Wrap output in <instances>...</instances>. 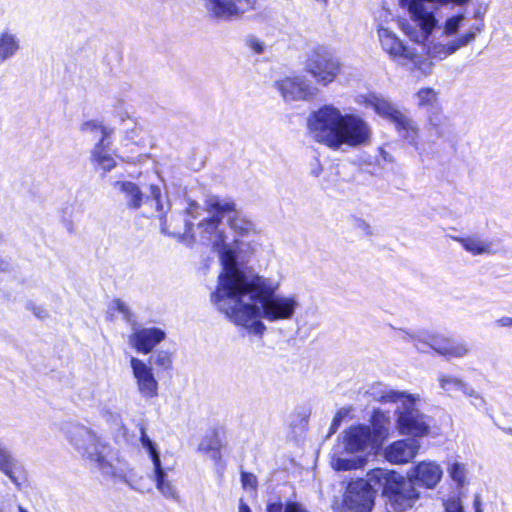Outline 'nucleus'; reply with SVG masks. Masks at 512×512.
I'll return each mask as SVG.
<instances>
[{
  "instance_id": "nucleus-23",
  "label": "nucleus",
  "mask_w": 512,
  "mask_h": 512,
  "mask_svg": "<svg viewBox=\"0 0 512 512\" xmlns=\"http://www.w3.org/2000/svg\"><path fill=\"white\" fill-rule=\"evenodd\" d=\"M420 442L413 438L397 440L384 450L385 459L392 464H406L416 457Z\"/></svg>"
},
{
  "instance_id": "nucleus-52",
  "label": "nucleus",
  "mask_w": 512,
  "mask_h": 512,
  "mask_svg": "<svg viewBox=\"0 0 512 512\" xmlns=\"http://www.w3.org/2000/svg\"><path fill=\"white\" fill-rule=\"evenodd\" d=\"M135 133H136V131L134 129H132L130 132V135L128 136L129 139H133Z\"/></svg>"
},
{
  "instance_id": "nucleus-18",
  "label": "nucleus",
  "mask_w": 512,
  "mask_h": 512,
  "mask_svg": "<svg viewBox=\"0 0 512 512\" xmlns=\"http://www.w3.org/2000/svg\"><path fill=\"white\" fill-rule=\"evenodd\" d=\"M441 465L433 460H423L414 464L407 472L408 480L419 487L434 489L443 477Z\"/></svg>"
},
{
  "instance_id": "nucleus-53",
  "label": "nucleus",
  "mask_w": 512,
  "mask_h": 512,
  "mask_svg": "<svg viewBox=\"0 0 512 512\" xmlns=\"http://www.w3.org/2000/svg\"><path fill=\"white\" fill-rule=\"evenodd\" d=\"M18 512H28L27 510H25L23 507L19 506L18 508Z\"/></svg>"
},
{
  "instance_id": "nucleus-31",
  "label": "nucleus",
  "mask_w": 512,
  "mask_h": 512,
  "mask_svg": "<svg viewBox=\"0 0 512 512\" xmlns=\"http://www.w3.org/2000/svg\"><path fill=\"white\" fill-rule=\"evenodd\" d=\"M447 473L458 488L468 485V469L465 463L451 461L447 465Z\"/></svg>"
},
{
  "instance_id": "nucleus-34",
  "label": "nucleus",
  "mask_w": 512,
  "mask_h": 512,
  "mask_svg": "<svg viewBox=\"0 0 512 512\" xmlns=\"http://www.w3.org/2000/svg\"><path fill=\"white\" fill-rule=\"evenodd\" d=\"M80 131L83 133L95 134V135L99 133L101 136L99 140H104V138H106V140H108L111 138V135H112V130L110 128L104 126L101 122H99L97 120H88V121L83 122L80 125Z\"/></svg>"
},
{
  "instance_id": "nucleus-19",
  "label": "nucleus",
  "mask_w": 512,
  "mask_h": 512,
  "mask_svg": "<svg viewBox=\"0 0 512 512\" xmlns=\"http://www.w3.org/2000/svg\"><path fill=\"white\" fill-rule=\"evenodd\" d=\"M481 30L482 28L479 25H475L471 26L466 32L459 35L457 38L446 43L441 41H430L426 47L427 54L432 59L443 60L474 41L477 33Z\"/></svg>"
},
{
  "instance_id": "nucleus-40",
  "label": "nucleus",
  "mask_w": 512,
  "mask_h": 512,
  "mask_svg": "<svg viewBox=\"0 0 512 512\" xmlns=\"http://www.w3.org/2000/svg\"><path fill=\"white\" fill-rule=\"evenodd\" d=\"M392 20L393 17L389 10L385 8L380 9L375 16L376 30L378 31L381 24H383V26H390L389 24Z\"/></svg>"
},
{
  "instance_id": "nucleus-7",
  "label": "nucleus",
  "mask_w": 512,
  "mask_h": 512,
  "mask_svg": "<svg viewBox=\"0 0 512 512\" xmlns=\"http://www.w3.org/2000/svg\"><path fill=\"white\" fill-rule=\"evenodd\" d=\"M397 337L403 341L412 342L420 352L432 350L446 360L462 359L471 353L470 345L465 341L456 340L444 333L420 330L410 332L398 329Z\"/></svg>"
},
{
  "instance_id": "nucleus-45",
  "label": "nucleus",
  "mask_w": 512,
  "mask_h": 512,
  "mask_svg": "<svg viewBox=\"0 0 512 512\" xmlns=\"http://www.w3.org/2000/svg\"><path fill=\"white\" fill-rule=\"evenodd\" d=\"M284 512H309L302 504L297 502H289L286 504Z\"/></svg>"
},
{
  "instance_id": "nucleus-2",
  "label": "nucleus",
  "mask_w": 512,
  "mask_h": 512,
  "mask_svg": "<svg viewBox=\"0 0 512 512\" xmlns=\"http://www.w3.org/2000/svg\"><path fill=\"white\" fill-rule=\"evenodd\" d=\"M149 191L150 197L155 201L156 211L159 213L162 233L172 235L182 241L195 237L217 252L222 269L218 275L215 289H220L222 279L225 276L240 274L243 271L237 266L236 261L239 240L232 239L227 233L226 216L232 214L235 210L233 200L217 195H207L203 207L194 201H190L186 208V214L191 219H197L203 215L195 226V233H192L193 224L190 220L185 221L183 229L173 224L174 217L168 221L167 211L170 209V204L169 202L166 206L163 204L162 192L157 185H150Z\"/></svg>"
},
{
  "instance_id": "nucleus-32",
  "label": "nucleus",
  "mask_w": 512,
  "mask_h": 512,
  "mask_svg": "<svg viewBox=\"0 0 512 512\" xmlns=\"http://www.w3.org/2000/svg\"><path fill=\"white\" fill-rule=\"evenodd\" d=\"M16 461L10 451L0 442V471L4 473L15 484L19 485L18 479L14 474Z\"/></svg>"
},
{
  "instance_id": "nucleus-16",
  "label": "nucleus",
  "mask_w": 512,
  "mask_h": 512,
  "mask_svg": "<svg viewBox=\"0 0 512 512\" xmlns=\"http://www.w3.org/2000/svg\"><path fill=\"white\" fill-rule=\"evenodd\" d=\"M372 506L373 491L366 481L359 480L348 485L338 512H371Z\"/></svg>"
},
{
  "instance_id": "nucleus-42",
  "label": "nucleus",
  "mask_w": 512,
  "mask_h": 512,
  "mask_svg": "<svg viewBox=\"0 0 512 512\" xmlns=\"http://www.w3.org/2000/svg\"><path fill=\"white\" fill-rule=\"evenodd\" d=\"M247 46L253 50L255 53H262L264 51L265 45L264 43L255 37H249L246 40Z\"/></svg>"
},
{
  "instance_id": "nucleus-14",
  "label": "nucleus",
  "mask_w": 512,
  "mask_h": 512,
  "mask_svg": "<svg viewBox=\"0 0 512 512\" xmlns=\"http://www.w3.org/2000/svg\"><path fill=\"white\" fill-rule=\"evenodd\" d=\"M140 441L142 447L149 454L152 460L156 488L166 499L178 500V491L173 482L167 477V474L162 467L160 455L156 445L148 437L144 429H142Z\"/></svg>"
},
{
  "instance_id": "nucleus-21",
  "label": "nucleus",
  "mask_w": 512,
  "mask_h": 512,
  "mask_svg": "<svg viewBox=\"0 0 512 512\" xmlns=\"http://www.w3.org/2000/svg\"><path fill=\"white\" fill-rule=\"evenodd\" d=\"M165 338L166 333L161 328L134 326L128 336V344L136 352L146 355Z\"/></svg>"
},
{
  "instance_id": "nucleus-37",
  "label": "nucleus",
  "mask_w": 512,
  "mask_h": 512,
  "mask_svg": "<svg viewBox=\"0 0 512 512\" xmlns=\"http://www.w3.org/2000/svg\"><path fill=\"white\" fill-rule=\"evenodd\" d=\"M154 363L156 366L163 369L170 368L172 364L171 353L165 350H159L153 355Z\"/></svg>"
},
{
  "instance_id": "nucleus-22",
  "label": "nucleus",
  "mask_w": 512,
  "mask_h": 512,
  "mask_svg": "<svg viewBox=\"0 0 512 512\" xmlns=\"http://www.w3.org/2000/svg\"><path fill=\"white\" fill-rule=\"evenodd\" d=\"M414 99L419 108H425L429 112V123L433 126L439 135L444 134V127L447 119L439 113L438 92L430 87L419 89L414 94Z\"/></svg>"
},
{
  "instance_id": "nucleus-43",
  "label": "nucleus",
  "mask_w": 512,
  "mask_h": 512,
  "mask_svg": "<svg viewBox=\"0 0 512 512\" xmlns=\"http://www.w3.org/2000/svg\"><path fill=\"white\" fill-rule=\"evenodd\" d=\"M27 309L32 311L37 318L44 319L48 316V312L45 308L37 306L33 303H29L27 305Z\"/></svg>"
},
{
  "instance_id": "nucleus-30",
  "label": "nucleus",
  "mask_w": 512,
  "mask_h": 512,
  "mask_svg": "<svg viewBox=\"0 0 512 512\" xmlns=\"http://www.w3.org/2000/svg\"><path fill=\"white\" fill-rule=\"evenodd\" d=\"M20 39L8 30L0 33V63L14 57L20 50Z\"/></svg>"
},
{
  "instance_id": "nucleus-24",
  "label": "nucleus",
  "mask_w": 512,
  "mask_h": 512,
  "mask_svg": "<svg viewBox=\"0 0 512 512\" xmlns=\"http://www.w3.org/2000/svg\"><path fill=\"white\" fill-rule=\"evenodd\" d=\"M117 158L123 161L134 160V157L124 155L121 152L118 155H114L111 152L110 139L106 140V138L99 140L91 151V161L93 165L104 172H109L117 166Z\"/></svg>"
},
{
  "instance_id": "nucleus-33",
  "label": "nucleus",
  "mask_w": 512,
  "mask_h": 512,
  "mask_svg": "<svg viewBox=\"0 0 512 512\" xmlns=\"http://www.w3.org/2000/svg\"><path fill=\"white\" fill-rule=\"evenodd\" d=\"M400 134L411 144H415L418 137V127L413 120L406 115H402L395 123Z\"/></svg>"
},
{
  "instance_id": "nucleus-11",
  "label": "nucleus",
  "mask_w": 512,
  "mask_h": 512,
  "mask_svg": "<svg viewBox=\"0 0 512 512\" xmlns=\"http://www.w3.org/2000/svg\"><path fill=\"white\" fill-rule=\"evenodd\" d=\"M335 142L334 151L367 146L371 142L372 128L359 114L343 113L340 128Z\"/></svg>"
},
{
  "instance_id": "nucleus-27",
  "label": "nucleus",
  "mask_w": 512,
  "mask_h": 512,
  "mask_svg": "<svg viewBox=\"0 0 512 512\" xmlns=\"http://www.w3.org/2000/svg\"><path fill=\"white\" fill-rule=\"evenodd\" d=\"M371 437L379 448L390 435L391 421L388 413L375 410L370 419Z\"/></svg>"
},
{
  "instance_id": "nucleus-1",
  "label": "nucleus",
  "mask_w": 512,
  "mask_h": 512,
  "mask_svg": "<svg viewBox=\"0 0 512 512\" xmlns=\"http://www.w3.org/2000/svg\"><path fill=\"white\" fill-rule=\"evenodd\" d=\"M279 280L242 271L222 279L220 289L210 295L215 308L249 333L262 335L269 323L291 321L301 307L293 293H277Z\"/></svg>"
},
{
  "instance_id": "nucleus-12",
  "label": "nucleus",
  "mask_w": 512,
  "mask_h": 512,
  "mask_svg": "<svg viewBox=\"0 0 512 512\" xmlns=\"http://www.w3.org/2000/svg\"><path fill=\"white\" fill-rule=\"evenodd\" d=\"M305 70L318 84L327 86L337 78L341 64L328 49L317 47L310 52Z\"/></svg>"
},
{
  "instance_id": "nucleus-50",
  "label": "nucleus",
  "mask_w": 512,
  "mask_h": 512,
  "mask_svg": "<svg viewBox=\"0 0 512 512\" xmlns=\"http://www.w3.org/2000/svg\"><path fill=\"white\" fill-rule=\"evenodd\" d=\"M239 512H251V510L248 507V505H246L245 503L241 502L240 506H239Z\"/></svg>"
},
{
  "instance_id": "nucleus-8",
  "label": "nucleus",
  "mask_w": 512,
  "mask_h": 512,
  "mask_svg": "<svg viewBox=\"0 0 512 512\" xmlns=\"http://www.w3.org/2000/svg\"><path fill=\"white\" fill-rule=\"evenodd\" d=\"M377 37L382 50L397 64L411 71H419L422 75L432 72V63L423 58L415 48L405 45L390 26L381 24Z\"/></svg>"
},
{
  "instance_id": "nucleus-41",
  "label": "nucleus",
  "mask_w": 512,
  "mask_h": 512,
  "mask_svg": "<svg viewBox=\"0 0 512 512\" xmlns=\"http://www.w3.org/2000/svg\"><path fill=\"white\" fill-rule=\"evenodd\" d=\"M110 310L112 312H118L119 314L123 315V317L125 319H129V316H130L129 309H128L127 305L119 299L112 301V303L110 305Z\"/></svg>"
},
{
  "instance_id": "nucleus-9",
  "label": "nucleus",
  "mask_w": 512,
  "mask_h": 512,
  "mask_svg": "<svg viewBox=\"0 0 512 512\" xmlns=\"http://www.w3.org/2000/svg\"><path fill=\"white\" fill-rule=\"evenodd\" d=\"M369 481L386 486L389 500L394 509L405 511L412 508L420 498V493L413 483L405 481L394 471L374 469L369 474Z\"/></svg>"
},
{
  "instance_id": "nucleus-39",
  "label": "nucleus",
  "mask_w": 512,
  "mask_h": 512,
  "mask_svg": "<svg viewBox=\"0 0 512 512\" xmlns=\"http://www.w3.org/2000/svg\"><path fill=\"white\" fill-rule=\"evenodd\" d=\"M350 413H351V408H349V407H342L337 411L336 415L333 418V422L331 425V433L336 432V430L338 429V427L340 426L342 421L345 418L349 417Z\"/></svg>"
},
{
  "instance_id": "nucleus-5",
  "label": "nucleus",
  "mask_w": 512,
  "mask_h": 512,
  "mask_svg": "<svg viewBox=\"0 0 512 512\" xmlns=\"http://www.w3.org/2000/svg\"><path fill=\"white\" fill-rule=\"evenodd\" d=\"M378 449L371 437V429L364 424L344 430L331 453V466L337 471H350L363 466L365 456Z\"/></svg>"
},
{
  "instance_id": "nucleus-49",
  "label": "nucleus",
  "mask_w": 512,
  "mask_h": 512,
  "mask_svg": "<svg viewBox=\"0 0 512 512\" xmlns=\"http://www.w3.org/2000/svg\"><path fill=\"white\" fill-rule=\"evenodd\" d=\"M267 512H283V507L281 503H272L268 505Z\"/></svg>"
},
{
  "instance_id": "nucleus-48",
  "label": "nucleus",
  "mask_w": 512,
  "mask_h": 512,
  "mask_svg": "<svg viewBox=\"0 0 512 512\" xmlns=\"http://www.w3.org/2000/svg\"><path fill=\"white\" fill-rule=\"evenodd\" d=\"M483 503L480 495H475L473 500V508L475 512H483Z\"/></svg>"
},
{
  "instance_id": "nucleus-17",
  "label": "nucleus",
  "mask_w": 512,
  "mask_h": 512,
  "mask_svg": "<svg viewBox=\"0 0 512 512\" xmlns=\"http://www.w3.org/2000/svg\"><path fill=\"white\" fill-rule=\"evenodd\" d=\"M130 367L139 395L146 400L156 398L159 394V383L152 367L134 356L130 358Z\"/></svg>"
},
{
  "instance_id": "nucleus-4",
  "label": "nucleus",
  "mask_w": 512,
  "mask_h": 512,
  "mask_svg": "<svg viewBox=\"0 0 512 512\" xmlns=\"http://www.w3.org/2000/svg\"><path fill=\"white\" fill-rule=\"evenodd\" d=\"M470 0H419L410 11L409 21L401 23L403 33L417 44H425L434 30L443 37H454L464 26V14H454L447 17L442 23L436 19L435 13L438 5L455 4L464 5Z\"/></svg>"
},
{
  "instance_id": "nucleus-38",
  "label": "nucleus",
  "mask_w": 512,
  "mask_h": 512,
  "mask_svg": "<svg viewBox=\"0 0 512 512\" xmlns=\"http://www.w3.org/2000/svg\"><path fill=\"white\" fill-rule=\"evenodd\" d=\"M464 395L467 396L470 399V403L478 409L483 408L486 404L484 397L470 385H468Z\"/></svg>"
},
{
  "instance_id": "nucleus-35",
  "label": "nucleus",
  "mask_w": 512,
  "mask_h": 512,
  "mask_svg": "<svg viewBox=\"0 0 512 512\" xmlns=\"http://www.w3.org/2000/svg\"><path fill=\"white\" fill-rule=\"evenodd\" d=\"M200 452L207 454L214 460H218L220 458V452L218 449V443L215 440H203L198 447Z\"/></svg>"
},
{
  "instance_id": "nucleus-6",
  "label": "nucleus",
  "mask_w": 512,
  "mask_h": 512,
  "mask_svg": "<svg viewBox=\"0 0 512 512\" xmlns=\"http://www.w3.org/2000/svg\"><path fill=\"white\" fill-rule=\"evenodd\" d=\"M377 399L385 403H397L396 427L400 434L419 438L429 434L430 425L427 422V417L417 408V404L420 402L419 395L389 389Z\"/></svg>"
},
{
  "instance_id": "nucleus-10",
  "label": "nucleus",
  "mask_w": 512,
  "mask_h": 512,
  "mask_svg": "<svg viewBox=\"0 0 512 512\" xmlns=\"http://www.w3.org/2000/svg\"><path fill=\"white\" fill-rule=\"evenodd\" d=\"M342 116L343 112L333 104H325L311 112L307 118V129L311 137L333 150Z\"/></svg>"
},
{
  "instance_id": "nucleus-26",
  "label": "nucleus",
  "mask_w": 512,
  "mask_h": 512,
  "mask_svg": "<svg viewBox=\"0 0 512 512\" xmlns=\"http://www.w3.org/2000/svg\"><path fill=\"white\" fill-rule=\"evenodd\" d=\"M462 247L473 256L493 255L498 252L497 244L489 239L482 238L478 235H470L467 237H454Z\"/></svg>"
},
{
  "instance_id": "nucleus-51",
  "label": "nucleus",
  "mask_w": 512,
  "mask_h": 512,
  "mask_svg": "<svg viewBox=\"0 0 512 512\" xmlns=\"http://www.w3.org/2000/svg\"><path fill=\"white\" fill-rule=\"evenodd\" d=\"M316 2L322 4V5H326L328 0H315Z\"/></svg>"
},
{
  "instance_id": "nucleus-28",
  "label": "nucleus",
  "mask_w": 512,
  "mask_h": 512,
  "mask_svg": "<svg viewBox=\"0 0 512 512\" xmlns=\"http://www.w3.org/2000/svg\"><path fill=\"white\" fill-rule=\"evenodd\" d=\"M437 383L441 392L444 395L452 398H454L459 392L464 395L469 385L462 378L445 372L438 374Z\"/></svg>"
},
{
  "instance_id": "nucleus-20",
  "label": "nucleus",
  "mask_w": 512,
  "mask_h": 512,
  "mask_svg": "<svg viewBox=\"0 0 512 512\" xmlns=\"http://www.w3.org/2000/svg\"><path fill=\"white\" fill-rule=\"evenodd\" d=\"M354 101L359 106L366 109H372L378 116L385 118L394 124L403 115L398 107L388 98L374 92L358 94L355 96Z\"/></svg>"
},
{
  "instance_id": "nucleus-25",
  "label": "nucleus",
  "mask_w": 512,
  "mask_h": 512,
  "mask_svg": "<svg viewBox=\"0 0 512 512\" xmlns=\"http://www.w3.org/2000/svg\"><path fill=\"white\" fill-rule=\"evenodd\" d=\"M112 187L124 199L128 208L139 209L143 205L146 197L138 184L128 180H119L113 182Z\"/></svg>"
},
{
  "instance_id": "nucleus-13",
  "label": "nucleus",
  "mask_w": 512,
  "mask_h": 512,
  "mask_svg": "<svg viewBox=\"0 0 512 512\" xmlns=\"http://www.w3.org/2000/svg\"><path fill=\"white\" fill-rule=\"evenodd\" d=\"M285 102L308 101L317 96L318 88L305 76H287L275 82Z\"/></svg>"
},
{
  "instance_id": "nucleus-3",
  "label": "nucleus",
  "mask_w": 512,
  "mask_h": 512,
  "mask_svg": "<svg viewBox=\"0 0 512 512\" xmlns=\"http://www.w3.org/2000/svg\"><path fill=\"white\" fill-rule=\"evenodd\" d=\"M62 432L67 442L91 469L136 488L133 484V470L128 462L119 450L114 449L94 430L80 423H66L62 426Z\"/></svg>"
},
{
  "instance_id": "nucleus-36",
  "label": "nucleus",
  "mask_w": 512,
  "mask_h": 512,
  "mask_svg": "<svg viewBox=\"0 0 512 512\" xmlns=\"http://www.w3.org/2000/svg\"><path fill=\"white\" fill-rule=\"evenodd\" d=\"M445 512H465L462 499L459 496H450L443 501Z\"/></svg>"
},
{
  "instance_id": "nucleus-15",
  "label": "nucleus",
  "mask_w": 512,
  "mask_h": 512,
  "mask_svg": "<svg viewBox=\"0 0 512 512\" xmlns=\"http://www.w3.org/2000/svg\"><path fill=\"white\" fill-rule=\"evenodd\" d=\"M204 4L213 17L233 20L256 10L257 0H204Z\"/></svg>"
},
{
  "instance_id": "nucleus-47",
  "label": "nucleus",
  "mask_w": 512,
  "mask_h": 512,
  "mask_svg": "<svg viewBox=\"0 0 512 512\" xmlns=\"http://www.w3.org/2000/svg\"><path fill=\"white\" fill-rule=\"evenodd\" d=\"M419 0H401V7L406 9L408 14Z\"/></svg>"
},
{
  "instance_id": "nucleus-29",
  "label": "nucleus",
  "mask_w": 512,
  "mask_h": 512,
  "mask_svg": "<svg viewBox=\"0 0 512 512\" xmlns=\"http://www.w3.org/2000/svg\"><path fill=\"white\" fill-rule=\"evenodd\" d=\"M227 227L232 229L236 236L247 237L257 233L255 224L245 215L240 213L237 208L226 216Z\"/></svg>"
},
{
  "instance_id": "nucleus-44",
  "label": "nucleus",
  "mask_w": 512,
  "mask_h": 512,
  "mask_svg": "<svg viewBox=\"0 0 512 512\" xmlns=\"http://www.w3.org/2000/svg\"><path fill=\"white\" fill-rule=\"evenodd\" d=\"M242 483L244 487H256V477L253 474L250 473H243L242 474Z\"/></svg>"
},
{
  "instance_id": "nucleus-46",
  "label": "nucleus",
  "mask_w": 512,
  "mask_h": 512,
  "mask_svg": "<svg viewBox=\"0 0 512 512\" xmlns=\"http://www.w3.org/2000/svg\"><path fill=\"white\" fill-rule=\"evenodd\" d=\"M499 327H512V317L504 316L496 320Z\"/></svg>"
}]
</instances>
